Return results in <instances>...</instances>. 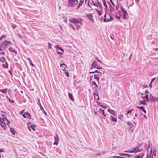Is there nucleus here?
Returning <instances> with one entry per match:
<instances>
[{
  "label": "nucleus",
  "mask_w": 158,
  "mask_h": 158,
  "mask_svg": "<svg viewBox=\"0 0 158 158\" xmlns=\"http://www.w3.org/2000/svg\"><path fill=\"white\" fill-rule=\"evenodd\" d=\"M97 95H98V94H97L96 93H95V92H94L93 93V95L94 96H95V95H97Z\"/></svg>",
  "instance_id": "obj_56"
},
{
  "label": "nucleus",
  "mask_w": 158,
  "mask_h": 158,
  "mask_svg": "<svg viewBox=\"0 0 158 158\" xmlns=\"http://www.w3.org/2000/svg\"><path fill=\"white\" fill-rule=\"evenodd\" d=\"M144 156V153H142L139 155H138L134 158H143Z\"/></svg>",
  "instance_id": "obj_21"
},
{
  "label": "nucleus",
  "mask_w": 158,
  "mask_h": 158,
  "mask_svg": "<svg viewBox=\"0 0 158 158\" xmlns=\"http://www.w3.org/2000/svg\"><path fill=\"white\" fill-rule=\"evenodd\" d=\"M28 60H29V61H30V64L31 63V60L30 59V58H28Z\"/></svg>",
  "instance_id": "obj_62"
},
{
  "label": "nucleus",
  "mask_w": 158,
  "mask_h": 158,
  "mask_svg": "<svg viewBox=\"0 0 158 158\" xmlns=\"http://www.w3.org/2000/svg\"><path fill=\"white\" fill-rule=\"evenodd\" d=\"M8 72L10 74V75L11 76H13V74H12V71L11 70H9L8 71Z\"/></svg>",
  "instance_id": "obj_43"
},
{
  "label": "nucleus",
  "mask_w": 158,
  "mask_h": 158,
  "mask_svg": "<svg viewBox=\"0 0 158 158\" xmlns=\"http://www.w3.org/2000/svg\"><path fill=\"white\" fill-rule=\"evenodd\" d=\"M57 53L58 54H60V55H62L63 54V52H61L60 51H57Z\"/></svg>",
  "instance_id": "obj_42"
},
{
  "label": "nucleus",
  "mask_w": 158,
  "mask_h": 158,
  "mask_svg": "<svg viewBox=\"0 0 158 158\" xmlns=\"http://www.w3.org/2000/svg\"><path fill=\"white\" fill-rule=\"evenodd\" d=\"M78 19L79 20L74 18H72L70 19L69 20L71 23L75 25H77L78 23L81 24L82 19L81 18H79Z\"/></svg>",
  "instance_id": "obj_5"
},
{
  "label": "nucleus",
  "mask_w": 158,
  "mask_h": 158,
  "mask_svg": "<svg viewBox=\"0 0 158 158\" xmlns=\"http://www.w3.org/2000/svg\"><path fill=\"white\" fill-rule=\"evenodd\" d=\"M5 64H3V66L4 68H7L8 67V64L7 62L5 61Z\"/></svg>",
  "instance_id": "obj_30"
},
{
  "label": "nucleus",
  "mask_w": 158,
  "mask_h": 158,
  "mask_svg": "<svg viewBox=\"0 0 158 158\" xmlns=\"http://www.w3.org/2000/svg\"><path fill=\"white\" fill-rule=\"evenodd\" d=\"M142 150V149H141L139 147L137 146L135 148H132L131 150H126L124 151V152L128 153H135L140 151Z\"/></svg>",
  "instance_id": "obj_4"
},
{
  "label": "nucleus",
  "mask_w": 158,
  "mask_h": 158,
  "mask_svg": "<svg viewBox=\"0 0 158 158\" xmlns=\"http://www.w3.org/2000/svg\"><path fill=\"white\" fill-rule=\"evenodd\" d=\"M134 110L133 109H132L131 110H129L127 113L126 114V115H127L129 113H131L133 110Z\"/></svg>",
  "instance_id": "obj_32"
},
{
  "label": "nucleus",
  "mask_w": 158,
  "mask_h": 158,
  "mask_svg": "<svg viewBox=\"0 0 158 158\" xmlns=\"http://www.w3.org/2000/svg\"><path fill=\"white\" fill-rule=\"evenodd\" d=\"M120 8L123 14V18L124 19L127 20L128 19V15L127 11L122 6H120Z\"/></svg>",
  "instance_id": "obj_2"
},
{
  "label": "nucleus",
  "mask_w": 158,
  "mask_h": 158,
  "mask_svg": "<svg viewBox=\"0 0 158 158\" xmlns=\"http://www.w3.org/2000/svg\"><path fill=\"white\" fill-rule=\"evenodd\" d=\"M55 142L53 143L54 145H57L58 143V142L59 138L58 136L57 135L54 137Z\"/></svg>",
  "instance_id": "obj_10"
},
{
  "label": "nucleus",
  "mask_w": 158,
  "mask_h": 158,
  "mask_svg": "<svg viewBox=\"0 0 158 158\" xmlns=\"http://www.w3.org/2000/svg\"><path fill=\"white\" fill-rule=\"evenodd\" d=\"M0 61L4 63L6 61V59L4 57H2L0 58Z\"/></svg>",
  "instance_id": "obj_26"
},
{
  "label": "nucleus",
  "mask_w": 158,
  "mask_h": 158,
  "mask_svg": "<svg viewBox=\"0 0 158 158\" xmlns=\"http://www.w3.org/2000/svg\"><path fill=\"white\" fill-rule=\"evenodd\" d=\"M56 50L59 49L61 51L63 52H64V50L61 47L59 46L58 45H56Z\"/></svg>",
  "instance_id": "obj_23"
},
{
  "label": "nucleus",
  "mask_w": 158,
  "mask_h": 158,
  "mask_svg": "<svg viewBox=\"0 0 158 158\" xmlns=\"http://www.w3.org/2000/svg\"><path fill=\"white\" fill-rule=\"evenodd\" d=\"M119 7V6L118 5V6H116V10L118 11V8Z\"/></svg>",
  "instance_id": "obj_59"
},
{
  "label": "nucleus",
  "mask_w": 158,
  "mask_h": 158,
  "mask_svg": "<svg viewBox=\"0 0 158 158\" xmlns=\"http://www.w3.org/2000/svg\"><path fill=\"white\" fill-rule=\"evenodd\" d=\"M5 54V52H0V54L1 55H4Z\"/></svg>",
  "instance_id": "obj_60"
},
{
  "label": "nucleus",
  "mask_w": 158,
  "mask_h": 158,
  "mask_svg": "<svg viewBox=\"0 0 158 158\" xmlns=\"http://www.w3.org/2000/svg\"><path fill=\"white\" fill-rule=\"evenodd\" d=\"M108 111L113 115L114 116H115V112L114 110L110 109H108Z\"/></svg>",
  "instance_id": "obj_20"
},
{
  "label": "nucleus",
  "mask_w": 158,
  "mask_h": 158,
  "mask_svg": "<svg viewBox=\"0 0 158 158\" xmlns=\"http://www.w3.org/2000/svg\"><path fill=\"white\" fill-rule=\"evenodd\" d=\"M150 100L152 102H153L155 101H158V97L157 98H155L151 94H150Z\"/></svg>",
  "instance_id": "obj_13"
},
{
  "label": "nucleus",
  "mask_w": 158,
  "mask_h": 158,
  "mask_svg": "<svg viewBox=\"0 0 158 158\" xmlns=\"http://www.w3.org/2000/svg\"><path fill=\"white\" fill-rule=\"evenodd\" d=\"M0 125L3 127L5 129V126H6L4 123V119H2L0 117Z\"/></svg>",
  "instance_id": "obj_11"
},
{
  "label": "nucleus",
  "mask_w": 158,
  "mask_h": 158,
  "mask_svg": "<svg viewBox=\"0 0 158 158\" xmlns=\"http://www.w3.org/2000/svg\"><path fill=\"white\" fill-rule=\"evenodd\" d=\"M7 89H0V91L2 93H6L7 92Z\"/></svg>",
  "instance_id": "obj_29"
},
{
  "label": "nucleus",
  "mask_w": 158,
  "mask_h": 158,
  "mask_svg": "<svg viewBox=\"0 0 158 158\" xmlns=\"http://www.w3.org/2000/svg\"><path fill=\"white\" fill-rule=\"evenodd\" d=\"M10 131L13 134H15L16 131L14 130V129L13 128H10Z\"/></svg>",
  "instance_id": "obj_25"
},
{
  "label": "nucleus",
  "mask_w": 158,
  "mask_h": 158,
  "mask_svg": "<svg viewBox=\"0 0 158 158\" xmlns=\"http://www.w3.org/2000/svg\"><path fill=\"white\" fill-rule=\"evenodd\" d=\"M17 35L19 38L22 39L23 37L22 36L19 34L18 33L17 34Z\"/></svg>",
  "instance_id": "obj_39"
},
{
  "label": "nucleus",
  "mask_w": 158,
  "mask_h": 158,
  "mask_svg": "<svg viewBox=\"0 0 158 158\" xmlns=\"http://www.w3.org/2000/svg\"><path fill=\"white\" fill-rule=\"evenodd\" d=\"M6 36L5 35H3L0 37V40H2L3 38H5Z\"/></svg>",
  "instance_id": "obj_44"
},
{
  "label": "nucleus",
  "mask_w": 158,
  "mask_h": 158,
  "mask_svg": "<svg viewBox=\"0 0 158 158\" xmlns=\"http://www.w3.org/2000/svg\"><path fill=\"white\" fill-rule=\"evenodd\" d=\"M99 113H101L102 114V115L105 117H106V115L104 113V110L101 108H100L98 111Z\"/></svg>",
  "instance_id": "obj_22"
},
{
  "label": "nucleus",
  "mask_w": 158,
  "mask_h": 158,
  "mask_svg": "<svg viewBox=\"0 0 158 158\" xmlns=\"http://www.w3.org/2000/svg\"><path fill=\"white\" fill-rule=\"evenodd\" d=\"M116 18L117 19H120V16H115Z\"/></svg>",
  "instance_id": "obj_51"
},
{
  "label": "nucleus",
  "mask_w": 158,
  "mask_h": 158,
  "mask_svg": "<svg viewBox=\"0 0 158 158\" xmlns=\"http://www.w3.org/2000/svg\"><path fill=\"white\" fill-rule=\"evenodd\" d=\"M128 153V152H127V153H119V155L120 156H126L127 157H130V156H132V155L129 154Z\"/></svg>",
  "instance_id": "obj_12"
},
{
  "label": "nucleus",
  "mask_w": 158,
  "mask_h": 158,
  "mask_svg": "<svg viewBox=\"0 0 158 158\" xmlns=\"http://www.w3.org/2000/svg\"><path fill=\"white\" fill-rule=\"evenodd\" d=\"M136 108H139L141 110H142L144 108V107L143 106H137Z\"/></svg>",
  "instance_id": "obj_37"
},
{
  "label": "nucleus",
  "mask_w": 158,
  "mask_h": 158,
  "mask_svg": "<svg viewBox=\"0 0 158 158\" xmlns=\"http://www.w3.org/2000/svg\"><path fill=\"white\" fill-rule=\"evenodd\" d=\"M84 2V0H80V2L78 6L77 7V9L81 7L83 4Z\"/></svg>",
  "instance_id": "obj_18"
},
{
  "label": "nucleus",
  "mask_w": 158,
  "mask_h": 158,
  "mask_svg": "<svg viewBox=\"0 0 158 158\" xmlns=\"http://www.w3.org/2000/svg\"><path fill=\"white\" fill-rule=\"evenodd\" d=\"M68 96L72 100V101H74V99L73 98V97L71 93H69L68 94Z\"/></svg>",
  "instance_id": "obj_24"
},
{
  "label": "nucleus",
  "mask_w": 158,
  "mask_h": 158,
  "mask_svg": "<svg viewBox=\"0 0 158 158\" xmlns=\"http://www.w3.org/2000/svg\"><path fill=\"white\" fill-rule=\"evenodd\" d=\"M123 115L121 114H120L118 115V118L120 119V120H121V118H123Z\"/></svg>",
  "instance_id": "obj_35"
},
{
  "label": "nucleus",
  "mask_w": 158,
  "mask_h": 158,
  "mask_svg": "<svg viewBox=\"0 0 158 158\" xmlns=\"http://www.w3.org/2000/svg\"><path fill=\"white\" fill-rule=\"evenodd\" d=\"M8 49L10 51L15 53V54H17V51L14 48H13L12 47H10Z\"/></svg>",
  "instance_id": "obj_16"
},
{
  "label": "nucleus",
  "mask_w": 158,
  "mask_h": 158,
  "mask_svg": "<svg viewBox=\"0 0 158 158\" xmlns=\"http://www.w3.org/2000/svg\"><path fill=\"white\" fill-rule=\"evenodd\" d=\"M140 102L141 104H143L144 105H147V103L145 102H144L142 101H140Z\"/></svg>",
  "instance_id": "obj_49"
},
{
  "label": "nucleus",
  "mask_w": 158,
  "mask_h": 158,
  "mask_svg": "<svg viewBox=\"0 0 158 158\" xmlns=\"http://www.w3.org/2000/svg\"><path fill=\"white\" fill-rule=\"evenodd\" d=\"M155 78H153L152 79V80H151V83H152V82L155 80Z\"/></svg>",
  "instance_id": "obj_55"
},
{
  "label": "nucleus",
  "mask_w": 158,
  "mask_h": 158,
  "mask_svg": "<svg viewBox=\"0 0 158 158\" xmlns=\"http://www.w3.org/2000/svg\"><path fill=\"white\" fill-rule=\"evenodd\" d=\"M8 100H9V102H11L13 103L14 102V100L13 99H12V100H11L9 98L8 99Z\"/></svg>",
  "instance_id": "obj_50"
},
{
  "label": "nucleus",
  "mask_w": 158,
  "mask_h": 158,
  "mask_svg": "<svg viewBox=\"0 0 158 158\" xmlns=\"http://www.w3.org/2000/svg\"><path fill=\"white\" fill-rule=\"evenodd\" d=\"M96 11H97V12L98 14V15L100 16H101L102 15V12H101L99 11L98 10H96Z\"/></svg>",
  "instance_id": "obj_36"
},
{
  "label": "nucleus",
  "mask_w": 158,
  "mask_h": 158,
  "mask_svg": "<svg viewBox=\"0 0 158 158\" xmlns=\"http://www.w3.org/2000/svg\"><path fill=\"white\" fill-rule=\"evenodd\" d=\"M95 73H98V74H94V78L97 80V82L99 83V77L102 75V73L97 70H96L94 71L90 72L89 73L92 74Z\"/></svg>",
  "instance_id": "obj_1"
},
{
  "label": "nucleus",
  "mask_w": 158,
  "mask_h": 158,
  "mask_svg": "<svg viewBox=\"0 0 158 158\" xmlns=\"http://www.w3.org/2000/svg\"><path fill=\"white\" fill-rule=\"evenodd\" d=\"M148 97V94H147L145 96H141V98H147Z\"/></svg>",
  "instance_id": "obj_38"
},
{
  "label": "nucleus",
  "mask_w": 158,
  "mask_h": 158,
  "mask_svg": "<svg viewBox=\"0 0 158 158\" xmlns=\"http://www.w3.org/2000/svg\"><path fill=\"white\" fill-rule=\"evenodd\" d=\"M36 127V125L34 124H31L30 126H29L28 127V128L31 131L30 128H31L34 131H35V128Z\"/></svg>",
  "instance_id": "obj_15"
},
{
  "label": "nucleus",
  "mask_w": 158,
  "mask_h": 158,
  "mask_svg": "<svg viewBox=\"0 0 158 158\" xmlns=\"http://www.w3.org/2000/svg\"><path fill=\"white\" fill-rule=\"evenodd\" d=\"M78 3V0H69L68 6L69 7H74Z\"/></svg>",
  "instance_id": "obj_3"
},
{
  "label": "nucleus",
  "mask_w": 158,
  "mask_h": 158,
  "mask_svg": "<svg viewBox=\"0 0 158 158\" xmlns=\"http://www.w3.org/2000/svg\"><path fill=\"white\" fill-rule=\"evenodd\" d=\"M127 125H130L131 126H133V124L131 123L130 122H127Z\"/></svg>",
  "instance_id": "obj_31"
},
{
  "label": "nucleus",
  "mask_w": 158,
  "mask_h": 158,
  "mask_svg": "<svg viewBox=\"0 0 158 158\" xmlns=\"http://www.w3.org/2000/svg\"><path fill=\"white\" fill-rule=\"evenodd\" d=\"M51 45L52 44H51V43L50 42H48V49H50L51 48Z\"/></svg>",
  "instance_id": "obj_34"
},
{
  "label": "nucleus",
  "mask_w": 158,
  "mask_h": 158,
  "mask_svg": "<svg viewBox=\"0 0 158 158\" xmlns=\"http://www.w3.org/2000/svg\"><path fill=\"white\" fill-rule=\"evenodd\" d=\"M109 118L112 121L115 122H117V118L114 117L111 115H110V117Z\"/></svg>",
  "instance_id": "obj_19"
},
{
  "label": "nucleus",
  "mask_w": 158,
  "mask_h": 158,
  "mask_svg": "<svg viewBox=\"0 0 158 158\" xmlns=\"http://www.w3.org/2000/svg\"><path fill=\"white\" fill-rule=\"evenodd\" d=\"M64 66H65L66 67V65L64 63H63L62 64H61L60 65V67L63 68L64 67Z\"/></svg>",
  "instance_id": "obj_46"
},
{
  "label": "nucleus",
  "mask_w": 158,
  "mask_h": 158,
  "mask_svg": "<svg viewBox=\"0 0 158 158\" xmlns=\"http://www.w3.org/2000/svg\"><path fill=\"white\" fill-rule=\"evenodd\" d=\"M43 110V112L44 113V114H45L47 116V113L46 112V111L44 110Z\"/></svg>",
  "instance_id": "obj_54"
},
{
  "label": "nucleus",
  "mask_w": 158,
  "mask_h": 158,
  "mask_svg": "<svg viewBox=\"0 0 158 158\" xmlns=\"http://www.w3.org/2000/svg\"><path fill=\"white\" fill-rule=\"evenodd\" d=\"M86 17L88 18V19H89V20L92 22L93 23H94V20L93 19V16L92 14L91 13H89L87 14L86 16Z\"/></svg>",
  "instance_id": "obj_8"
},
{
  "label": "nucleus",
  "mask_w": 158,
  "mask_h": 158,
  "mask_svg": "<svg viewBox=\"0 0 158 158\" xmlns=\"http://www.w3.org/2000/svg\"><path fill=\"white\" fill-rule=\"evenodd\" d=\"M103 20L105 22H109L110 21L109 19H107L106 18H104L103 19Z\"/></svg>",
  "instance_id": "obj_41"
},
{
  "label": "nucleus",
  "mask_w": 158,
  "mask_h": 158,
  "mask_svg": "<svg viewBox=\"0 0 158 158\" xmlns=\"http://www.w3.org/2000/svg\"><path fill=\"white\" fill-rule=\"evenodd\" d=\"M100 106L101 107H102L104 109H105L107 108V106L105 105H103V104L100 105Z\"/></svg>",
  "instance_id": "obj_33"
},
{
  "label": "nucleus",
  "mask_w": 158,
  "mask_h": 158,
  "mask_svg": "<svg viewBox=\"0 0 158 158\" xmlns=\"http://www.w3.org/2000/svg\"><path fill=\"white\" fill-rule=\"evenodd\" d=\"M92 84L93 85H94V86H95V87L94 88L95 90H98V86L96 82L95 81H93L92 82Z\"/></svg>",
  "instance_id": "obj_17"
},
{
  "label": "nucleus",
  "mask_w": 158,
  "mask_h": 158,
  "mask_svg": "<svg viewBox=\"0 0 158 158\" xmlns=\"http://www.w3.org/2000/svg\"><path fill=\"white\" fill-rule=\"evenodd\" d=\"M69 25L74 30H75V28L73 25L72 24H69Z\"/></svg>",
  "instance_id": "obj_40"
},
{
  "label": "nucleus",
  "mask_w": 158,
  "mask_h": 158,
  "mask_svg": "<svg viewBox=\"0 0 158 158\" xmlns=\"http://www.w3.org/2000/svg\"><path fill=\"white\" fill-rule=\"evenodd\" d=\"M152 83H151V82L150 84H149V87H152Z\"/></svg>",
  "instance_id": "obj_57"
},
{
  "label": "nucleus",
  "mask_w": 158,
  "mask_h": 158,
  "mask_svg": "<svg viewBox=\"0 0 158 158\" xmlns=\"http://www.w3.org/2000/svg\"><path fill=\"white\" fill-rule=\"evenodd\" d=\"M142 111H143L145 113H146V111L145 110L144 108L143 109V110Z\"/></svg>",
  "instance_id": "obj_58"
},
{
  "label": "nucleus",
  "mask_w": 158,
  "mask_h": 158,
  "mask_svg": "<svg viewBox=\"0 0 158 158\" xmlns=\"http://www.w3.org/2000/svg\"><path fill=\"white\" fill-rule=\"evenodd\" d=\"M147 156H148V158H153V156H156V152L155 149L154 148L152 149L151 148L150 151L149 156H148V155Z\"/></svg>",
  "instance_id": "obj_6"
},
{
  "label": "nucleus",
  "mask_w": 158,
  "mask_h": 158,
  "mask_svg": "<svg viewBox=\"0 0 158 158\" xmlns=\"http://www.w3.org/2000/svg\"><path fill=\"white\" fill-rule=\"evenodd\" d=\"M65 69H66V67H64V73L66 75L67 77H69V72L68 71L65 70Z\"/></svg>",
  "instance_id": "obj_28"
},
{
  "label": "nucleus",
  "mask_w": 158,
  "mask_h": 158,
  "mask_svg": "<svg viewBox=\"0 0 158 158\" xmlns=\"http://www.w3.org/2000/svg\"><path fill=\"white\" fill-rule=\"evenodd\" d=\"M101 155V154L100 153H97V154H96V156H100V155Z\"/></svg>",
  "instance_id": "obj_61"
},
{
  "label": "nucleus",
  "mask_w": 158,
  "mask_h": 158,
  "mask_svg": "<svg viewBox=\"0 0 158 158\" xmlns=\"http://www.w3.org/2000/svg\"><path fill=\"white\" fill-rule=\"evenodd\" d=\"M145 102V101H147L148 102L149 101V98H148V97L147 98H146V100H143Z\"/></svg>",
  "instance_id": "obj_53"
},
{
  "label": "nucleus",
  "mask_w": 158,
  "mask_h": 158,
  "mask_svg": "<svg viewBox=\"0 0 158 158\" xmlns=\"http://www.w3.org/2000/svg\"><path fill=\"white\" fill-rule=\"evenodd\" d=\"M146 146L147 145L145 144L144 145V148H145L148 151L150 148V144H149L148 145L147 147H146Z\"/></svg>",
  "instance_id": "obj_27"
},
{
  "label": "nucleus",
  "mask_w": 158,
  "mask_h": 158,
  "mask_svg": "<svg viewBox=\"0 0 158 158\" xmlns=\"http://www.w3.org/2000/svg\"><path fill=\"white\" fill-rule=\"evenodd\" d=\"M97 66V63L96 61L94 60L92 64V67L91 68V69H92L93 68H95L96 66Z\"/></svg>",
  "instance_id": "obj_14"
},
{
  "label": "nucleus",
  "mask_w": 158,
  "mask_h": 158,
  "mask_svg": "<svg viewBox=\"0 0 158 158\" xmlns=\"http://www.w3.org/2000/svg\"><path fill=\"white\" fill-rule=\"evenodd\" d=\"M23 117L25 118H28L29 119H31V117L30 114L27 112L24 113V114H22Z\"/></svg>",
  "instance_id": "obj_9"
},
{
  "label": "nucleus",
  "mask_w": 158,
  "mask_h": 158,
  "mask_svg": "<svg viewBox=\"0 0 158 158\" xmlns=\"http://www.w3.org/2000/svg\"><path fill=\"white\" fill-rule=\"evenodd\" d=\"M76 29L78 30L79 29V28H80V26L79 25H77H77H76Z\"/></svg>",
  "instance_id": "obj_45"
},
{
  "label": "nucleus",
  "mask_w": 158,
  "mask_h": 158,
  "mask_svg": "<svg viewBox=\"0 0 158 158\" xmlns=\"http://www.w3.org/2000/svg\"><path fill=\"white\" fill-rule=\"evenodd\" d=\"M97 96L98 97V98L97 99V100L98 101V100H99L100 99V98H99V97L98 95H97Z\"/></svg>",
  "instance_id": "obj_64"
},
{
  "label": "nucleus",
  "mask_w": 158,
  "mask_h": 158,
  "mask_svg": "<svg viewBox=\"0 0 158 158\" xmlns=\"http://www.w3.org/2000/svg\"><path fill=\"white\" fill-rule=\"evenodd\" d=\"M9 44H12L11 41L5 40L1 44V45L3 47L4 49H6V46Z\"/></svg>",
  "instance_id": "obj_7"
},
{
  "label": "nucleus",
  "mask_w": 158,
  "mask_h": 158,
  "mask_svg": "<svg viewBox=\"0 0 158 158\" xmlns=\"http://www.w3.org/2000/svg\"><path fill=\"white\" fill-rule=\"evenodd\" d=\"M12 27L13 29H15L16 27V25L14 24L12 25Z\"/></svg>",
  "instance_id": "obj_48"
},
{
  "label": "nucleus",
  "mask_w": 158,
  "mask_h": 158,
  "mask_svg": "<svg viewBox=\"0 0 158 158\" xmlns=\"http://www.w3.org/2000/svg\"><path fill=\"white\" fill-rule=\"evenodd\" d=\"M97 69H102L101 67L99 66H97Z\"/></svg>",
  "instance_id": "obj_52"
},
{
  "label": "nucleus",
  "mask_w": 158,
  "mask_h": 158,
  "mask_svg": "<svg viewBox=\"0 0 158 158\" xmlns=\"http://www.w3.org/2000/svg\"><path fill=\"white\" fill-rule=\"evenodd\" d=\"M38 105L39 106V107H40V108L41 109H42V110H44V108H43V107L42 106L41 104H38Z\"/></svg>",
  "instance_id": "obj_47"
},
{
  "label": "nucleus",
  "mask_w": 158,
  "mask_h": 158,
  "mask_svg": "<svg viewBox=\"0 0 158 158\" xmlns=\"http://www.w3.org/2000/svg\"><path fill=\"white\" fill-rule=\"evenodd\" d=\"M88 6H89V7H91V6L89 5V1L88 2Z\"/></svg>",
  "instance_id": "obj_63"
}]
</instances>
